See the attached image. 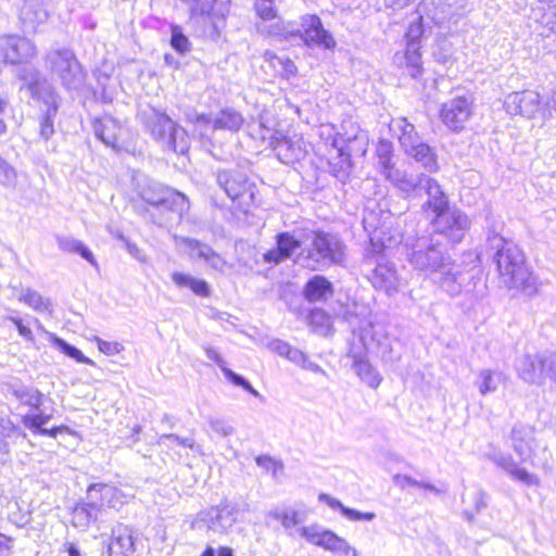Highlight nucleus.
I'll return each instance as SVG.
<instances>
[{
  "label": "nucleus",
  "instance_id": "nucleus-16",
  "mask_svg": "<svg viewBox=\"0 0 556 556\" xmlns=\"http://www.w3.org/2000/svg\"><path fill=\"white\" fill-rule=\"evenodd\" d=\"M546 351L527 353L516 363L518 377L527 383L542 386L547 379Z\"/></svg>",
  "mask_w": 556,
  "mask_h": 556
},
{
  "label": "nucleus",
  "instance_id": "nucleus-49",
  "mask_svg": "<svg viewBox=\"0 0 556 556\" xmlns=\"http://www.w3.org/2000/svg\"><path fill=\"white\" fill-rule=\"evenodd\" d=\"M327 532H328V529H326L317 523L302 527L300 529L301 536L304 538L308 543L316 545V546H319L321 544Z\"/></svg>",
  "mask_w": 556,
  "mask_h": 556
},
{
  "label": "nucleus",
  "instance_id": "nucleus-44",
  "mask_svg": "<svg viewBox=\"0 0 556 556\" xmlns=\"http://www.w3.org/2000/svg\"><path fill=\"white\" fill-rule=\"evenodd\" d=\"M366 135L363 131H357L353 136L342 137L345 146L338 149L340 155L345 156L346 161H349L352 153L364 154L366 151Z\"/></svg>",
  "mask_w": 556,
  "mask_h": 556
},
{
  "label": "nucleus",
  "instance_id": "nucleus-38",
  "mask_svg": "<svg viewBox=\"0 0 556 556\" xmlns=\"http://www.w3.org/2000/svg\"><path fill=\"white\" fill-rule=\"evenodd\" d=\"M257 30L262 35L270 37H279L283 39H291L298 36L300 29L292 27L290 24H286L281 20H276L273 23L261 22L256 25Z\"/></svg>",
  "mask_w": 556,
  "mask_h": 556
},
{
  "label": "nucleus",
  "instance_id": "nucleus-17",
  "mask_svg": "<svg viewBox=\"0 0 556 556\" xmlns=\"http://www.w3.org/2000/svg\"><path fill=\"white\" fill-rule=\"evenodd\" d=\"M504 104L509 114L521 115L527 118L536 116L541 118L542 99L535 91L513 92L506 97Z\"/></svg>",
  "mask_w": 556,
  "mask_h": 556
},
{
  "label": "nucleus",
  "instance_id": "nucleus-1",
  "mask_svg": "<svg viewBox=\"0 0 556 556\" xmlns=\"http://www.w3.org/2000/svg\"><path fill=\"white\" fill-rule=\"evenodd\" d=\"M502 282L509 289H516L527 296L539 291V283L527 265L526 256L517 244L508 243L491 253Z\"/></svg>",
  "mask_w": 556,
  "mask_h": 556
},
{
  "label": "nucleus",
  "instance_id": "nucleus-3",
  "mask_svg": "<svg viewBox=\"0 0 556 556\" xmlns=\"http://www.w3.org/2000/svg\"><path fill=\"white\" fill-rule=\"evenodd\" d=\"M140 119L151 137L164 149L177 154H185L189 150L187 131L174 122L165 112L155 108H148L139 113Z\"/></svg>",
  "mask_w": 556,
  "mask_h": 556
},
{
  "label": "nucleus",
  "instance_id": "nucleus-10",
  "mask_svg": "<svg viewBox=\"0 0 556 556\" xmlns=\"http://www.w3.org/2000/svg\"><path fill=\"white\" fill-rule=\"evenodd\" d=\"M218 186L239 206L247 210L255 203L256 186L240 170H218L216 173Z\"/></svg>",
  "mask_w": 556,
  "mask_h": 556
},
{
  "label": "nucleus",
  "instance_id": "nucleus-62",
  "mask_svg": "<svg viewBox=\"0 0 556 556\" xmlns=\"http://www.w3.org/2000/svg\"><path fill=\"white\" fill-rule=\"evenodd\" d=\"M97 343L99 351L106 355H115L123 350V346L118 342H109L97 338Z\"/></svg>",
  "mask_w": 556,
  "mask_h": 556
},
{
  "label": "nucleus",
  "instance_id": "nucleus-47",
  "mask_svg": "<svg viewBox=\"0 0 556 556\" xmlns=\"http://www.w3.org/2000/svg\"><path fill=\"white\" fill-rule=\"evenodd\" d=\"M13 395L21 403L28 405V406L35 408L36 410H39V408L42 404L43 394L35 389L25 388V387L14 389Z\"/></svg>",
  "mask_w": 556,
  "mask_h": 556
},
{
  "label": "nucleus",
  "instance_id": "nucleus-50",
  "mask_svg": "<svg viewBox=\"0 0 556 556\" xmlns=\"http://www.w3.org/2000/svg\"><path fill=\"white\" fill-rule=\"evenodd\" d=\"M36 412V414H27L23 416L22 419L23 425L33 433H37V431L43 428L52 417L50 414H43L40 409Z\"/></svg>",
  "mask_w": 556,
  "mask_h": 556
},
{
  "label": "nucleus",
  "instance_id": "nucleus-25",
  "mask_svg": "<svg viewBox=\"0 0 556 556\" xmlns=\"http://www.w3.org/2000/svg\"><path fill=\"white\" fill-rule=\"evenodd\" d=\"M93 129L97 138H99L105 146L115 151L122 149V144L119 142L122 127L117 121L111 116H104L94 123Z\"/></svg>",
  "mask_w": 556,
  "mask_h": 556
},
{
  "label": "nucleus",
  "instance_id": "nucleus-14",
  "mask_svg": "<svg viewBox=\"0 0 556 556\" xmlns=\"http://www.w3.org/2000/svg\"><path fill=\"white\" fill-rule=\"evenodd\" d=\"M472 115V102L466 97H456L443 103L440 116L443 124L453 131L464 129Z\"/></svg>",
  "mask_w": 556,
  "mask_h": 556
},
{
  "label": "nucleus",
  "instance_id": "nucleus-30",
  "mask_svg": "<svg viewBox=\"0 0 556 556\" xmlns=\"http://www.w3.org/2000/svg\"><path fill=\"white\" fill-rule=\"evenodd\" d=\"M493 463L507 472L514 480L526 485H536L539 479L527 469L519 467L510 455L495 454L492 456Z\"/></svg>",
  "mask_w": 556,
  "mask_h": 556
},
{
  "label": "nucleus",
  "instance_id": "nucleus-36",
  "mask_svg": "<svg viewBox=\"0 0 556 556\" xmlns=\"http://www.w3.org/2000/svg\"><path fill=\"white\" fill-rule=\"evenodd\" d=\"M48 12L39 0H25L21 10V18L25 25L35 28L48 20Z\"/></svg>",
  "mask_w": 556,
  "mask_h": 556
},
{
  "label": "nucleus",
  "instance_id": "nucleus-37",
  "mask_svg": "<svg viewBox=\"0 0 556 556\" xmlns=\"http://www.w3.org/2000/svg\"><path fill=\"white\" fill-rule=\"evenodd\" d=\"M319 501L326 503L332 509H339L351 521H371L376 518L374 513H362L344 506L339 500L326 494H319Z\"/></svg>",
  "mask_w": 556,
  "mask_h": 556
},
{
  "label": "nucleus",
  "instance_id": "nucleus-41",
  "mask_svg": "<svg viewBox=\"0 0 556 556\" xmlns=\"http://www.w3.org/2000/svg\"><path fill=\"white\" fill-rule=\"evenodd\" d=\"M172 279L178 287L190 288L199 296L205 298L210 295V286L203 279H197L179 271L173 273Z\"/></svg>",
  "mask_w": 556,
  "mask_h": 556
},
{
  "label": "nucleus",
  "instance_id": "nucleus-61",
  "mask_svg": "<svg viewBox=\"0 0 556 556\" xmlns=\"http://www.w3.org/2000/svg\"><path fill=\"white\" fill-rule=\"evenodd\" d=\"M208 424L214 432L224 438L231 435L235 431L233 427L223 419L211 418Z\"/></svg>",
  "mask_w": 556,
  "mask_h": 556
},
{
  "label": "nucleus",
  "instance_id": "nucleus-20",
  "mask_svg": "<svg viewBox=\"0 0 556 556\" xmlns=\"http://www.w3.org/2000/svg\"><path fill=\"white\" fill-rule=\"evenodd\" d=\"M181 243L189 249V255L192 260L203 261L210 268L217 273H225L231 266L210 245L192 238L184 237Z\"/></svg>",
  "mask_w": 556,
  "mask_h": 556
},
{
  "label": "nucleus",
  "instance_id": "nucleus-54",
  "mask_svg": "<svg viewBox=\"0 0 556 556\" xmlns=\"http://www.w3.org/2000/svg\"><path fill=\"white\" fill-rule=\"evenodd\" d=\"M255 463L258 467L271 472L273 477L276 478L279 472L283 470V464L281 460H277L269 455H260L255 458Z\"/></svg>",
  "mask_w": 556,
  "mask_h": 556
},
{
  "label": "nucleus",
  "instance_id": "nucleus-7",
  "mask_svg": "<svg viewBox=\"0 0 556 556\" xmlns=\"http://www.w3.org/2000/svg\"><path fill=\"white\" fill-rule=\"evenodd\" d=\"M435 275L434 280L440 289L451 296L471 293L479 299L483 295L482 290H477L480 277L476 267L457 264L450 257Z\"/></svg>",
  "mask_w": 556,
  "mask_h": 556
},
{
  "label": "nucleus",
  "instance_id": "nucleus-35",
  "mask_svg": "<svg viewBox=\"0 0 556 556\" xmlns=\"http://www.w3.org/2000/svg\"><path fill=\"white\" fill-rule=\"evenodd\" d=\"M244 122L240 112L227 108L219 111L213 118L214 130L238 131Z\"/></svg>",
  "mask_w": 556,
  "mask_h": 556
},
{
  "label": "nucleus",
  "instance_id": "nucleus-31",
  "mask_svg": "<svg viewBox=\"0 0 556 556\" xmlns=\"http://www.w3.org/2000/svg\"><path fill=\"white\" fill-rule=\"evenodd\" d=\"M303 293L307 301L318 302L331 296L333 288L326 277L316 275L306 282Z\"/></svg>",
  "mask_w": 556,
  "mask_h": 556
},
{
  "label": "nucleus",
  "instance_id": "nucleus-53",
  "mask_svg": "<svg viewBox=\"0 0 556 556\" xmlns=\"http://www.w3.org/2000/svg\"><path fill=\"white\" fill-rule=\"evenodd\" d=\"M170 46L179 53H185L190 49L189 39L184 35L182 29L177 25H172Z\"/></svg>",
  "mask_w": 556,
  "mask_h": 556
},
{
  "label": "nucleus",
  "instance_id": "nucleus-21",
  "mask_svg": "<svg viewBox=\"0 0 556 556\" xmlns=\"http://www.w3.org/2000/svg\"><path fill=\"white\" fill-rule=\"evenodd\" d=\"M180 200L182 203L179 202V205L172 204V201H166L152 206V208H147L153 223L159 226H168L180 222L184 213L189 210V201L185 194L180 193Z\"/></svg>",
  "mask_w": 556,
  "mask_h": 556
},
{
  "label": "nucleus",
  "instance_id": "nucleus-33",
  "mask_svg": "<svg viewBox=\"0 0 556 556\" xmlns=\"http://www.w3.org/2000/svg\"><path fill=\"white\" fill-rule=\"evenodd\" d=\"M349 356L353 358V368L356 375L370 388H377L381 382V377L369 362L361 354H356L354 350L350 351Z\"/></svg>",
  "mask_w": 556,
  "mask_h": 556
},
{
  "label": "nucleus",
  "instance_id": "nucleus-56",
  "mask_svg": "<svg viewBox=\"0 0 556 556\" xmlns=\"http://www.w3.org/2000/svg\"><path fill=\"white\" fill-rule=\"evenodd\" d=\"M172 443H176L184 447H188L190 450H194L197 447L195 441L192 438H180L177 434H162L159 438V444L169 446Z\"/></svg>",
  "mask_w": 556,
  "mask_h": 556
},
{
  "label": "nucleus",
  "instance_id": "nucleus-2",
  "mask_svg": "<svg viewBox=\"0 0 556 556\" xmlns=\"http://www.w3.org/2000/svg\"><path fill=\"white\" fill-rule=\"evenodd\" d=\"M345 249L344 242L337 235L312 231L295 262L311 270H324L332 265H342Z\"/></svg>",
  "mask_w": 556,
  "mask_h": 556
},
{
  "label": "nucleus",
  "instance_id": "nucleus-29",
  "mask_svg": "<svg viewBox=\"0 0 556 556\" xmlns=\"http://www.w3.org/2000/svg\"><path fill=\"white\" fill-rule=\"evenodd\" d=\"M421 181H424L421 191H425L428 195L425 206L431 211L433 216L450 206L447 195L442 191L435 179L422 176Z\"/></svg>",
  "mask_w": 556,
  "mask_h": 556
},
{
  "label": "nucleus",
  "instance_id": "nucleus-43",
  "mask_svg": "<svg viewBox=\"0 0 556 556\" xmlns=\"http://www.w3.org/2000/svg\"><path fill=\"white\" fill-rule=\"evenodd\" d=\"M376 155L378 159L377 166L379 172L384 176H387V172H392L395 169L394 164L392 162L393 159V148L392 143L388 140H381L377 144Z\"/></svg>",
  "mask_w": 556,
  "mask_h": 556
},
{
  "label": "nucleus",
  "instance_id": "nucleus-55",
  "mask_svg": "<svg viewBox=\"0 0 556 556\" xmlns=\"http://www.w3.org/2000/svg\"><path fill=\"white\" fill-rule=\"evenodd\" d=\"M225 375V377L231 382L233 383L235 386H238V387H241L243 388L245 391H248L249 393H251L252 395L258 397L260 396V393L258 391H256L252 386L251 383L244 379L242 376L236 374L235 371H232L231 369H229L228 367H225L223 370H222Z\"/></svg>",
  "mask_w": 556,
  "mask_h": 556
},
{
  "label": "nucleus",
  "instance_id": "nucleus-8",
  "mask_svg": "<svg viewBox=\"0 0 556 556\" xmlns=\"http://www.w3.org/2000/svg\"><path fill=\"white\" fill-rule=\"evenodd\" d=\"M21 78L24 80L21 90L28 92L33 99L43 101L48 106L40 123V136L48 140L54 132L53 119L59 109V97L49 81L33 67L23 68Z\"/></svg>",
  "mask_w": 556,
  "mask_h": 556
},
{
  "label": "nucleus",
  "instance_id": "nucleus-52",
  "mask_svg": "<svg viewBox=\"0 0 556 556\" xmlns=\"http://www.w3.org/2000/svg\"><path fill=\"white\" fill-rule=\"evenodd\" d=\"M254 7L263 22L276 20L277 9L275 7V0H255Z\"/></svg>",
  "mask_w": 556,
  "mask_h": 556
},
{
  "label": "nucleus",
  "instance_id": "nucleus-6",
  "mask_svg": "<svg viewBox=\"0 0 556 556\" xmlns=\"http://www.w3.org/2000/svg\"><path fill=\"white\" fill-rule=\"evenodd\" d=\"M45 67L68 91L80 90L86 80V72L73 50L52 48L45 55Z\"/></svg>",
  "mask_w": 556,
  "mask_h": 556
},
{
  "label": "nucleus",
  "instance_id": "nucleus-23",
  "mask_svg": "<svg viewBox=\"0 0 556 556\" xmlns=\"http://www.w3.org/2000/svg\"><path fill=\"white\" fill-rule=\"evenodd\" d=\"M108 556H132L135 544L131 530L123 525L112 529L111 540L106 544Z\"/></svg>",
  "mask_w": 556,
  "mask_h": 556
},
{
  "label": "nucleus",
  "instance_id": "nucleus-9",
  "mask_svg": "<svg viewBox=\"0 0 556 556\" xmlns=\"http://www.w3.org/2000/svg\"><path fill=\"white\" fill-rule=\"evenodd\" d=\"M399 141L404 152L420 164L426 170L433 173L439 169L438 157L433 149L418 136L415 126L402 119Z\"/></svg>",
  "mask_w": 556,
  "mask_h": 556
},
{
  "label": "nucleus",
  "instance_id": "nucleus-26",
  "mask_svg": "<svg viewBox=\"0 0 556 556\" xmlns=\"http://www.w3.org/2000/svg\"><path fill=\"white\" fill-rule=\"evenodd\" d=\"M142 200L148 204V208H152L156 204L172 201V204L178 205L177 202L182 203L180 200V192L165 187L159 182H150L141 192Z\"/></svg>",
  "mask_w": 556,
  "mask_h": 556
},
{
  "label": "nucleus",
  "instance_id": "nucleus-58",
  "mask_svg": "<svg viewBox=\"0 0 556 556\" xmlns=\"http://www.w3.org/2000/svg\"><path fill=\"white\" fill-rule=\"evenodd\" d=\"M556 117V90L549 93L542 102L541 119L543 122Z\"/></svg>",
  "mask_w": 556,
  "mask_h": 556
},
{
  "label": "nucleus",
  "instance_id": "nucleus-22",
  "mask_svg": "<svg viewBox=\"0 0 556 556\" xmlns=\"http://www.w3.org/2000/svg\"><path fill=\"white\" fill-rule=\"evenodd\" d=\"M300 240L288 231L279 232L276 236V247L268 250L263 255L265 263H273L278 265L283 261L290 258L293 253L302 248Z\"/></svg>",
  "mask_w": 556,
  "mask_h": 556
},
{
  "label": "nucleus",
  "instance_id": "nucleus-15",
  "mask_svg": "<svg viewBox=\"0 0 556 556\" xmlns=\"http://www.w3.org/2000/svg\"><path fill=\"white\" fill-rule=\"evenodd\" d=\"M299 29L296 37L301 38L307 47L331 49L336 46L333 37L324 28L321 20L315 14L304 15Z\"/></svg>",
  "mask_w": 556,
  "mask_h": 556
},
{
  "label": "nucleus",
  "instance_id": "nucleus-63",
  "mask_svg": "<svg viewBox=\"0 0 556 556\" xmlns=\"http://www.w3.org/2000/svg\"><path fill=\"white\" fill-rule=\"evenodd\" d=\"M546 356L547 379L556 382V352L546 351Z\"/></svg>",
  "mask_w": 556,
  "mask_h": 556
},
{
  "label": "nucleus",
  "instance_id": "nucleus-11",
  "mask_svg": "<svg viewBox=\"0 0 556 556\" xmlns=\"http://www.w3.org/2000/svg\"><path fill=\"white\" fill-rule=\"evenodd\" d=\"M366 265H376L369 277L376 289L382 290L388 295L399 292L401 279L393 264L384 260V255L376 254L375 249H367L364 257Z\"/></svg>",
  "mask_w": 556,
  "mask_h": 556
},
{
  "label": "nucleus",
  "instance_id": "nucleus-4",
  "mask_svg": "<svg viewBox=\"0 0 556 556\" xmlns=\"http://www.w3.org/2000/svg\"><path fill=\"white\" fill-rule=\"evenodd\" d=\"M122 498L123 493L113 485L91 484L87 490L86 502L76 504L72 510L73 527L86 530L98 520L104 507L115 508L123 503Z\"/></svg>",
  "mask_w": 556,
  "mask_h": 556
},
{
  "label": "nucleus",
  "instance_id": "nucleus-5",
  "mask_svg": "<svg viewBox=\"0 0 556 556\" xmlns=\"http://www.w3.org/2000/svg\"><path fill=\"white\" fill-rule=\"evenodd\" d=\"M403 244L410 266L426 274H437L451 257L434 235L408 236Z\"/></svg>",
  "mask_w": 556,
  "mask_h": 556
},
{
  "label": "nucleus",
  "instance_id": "nucleus-48",
  "mask_svg": "<svg viewBox=\"0 0 556 556\" xmlns=\"http://www.w3.org/2000/svg\"><path fill=\"white\" fill-rule=\"evenodd\" d=\"M392 480H393V483L401 489H405L406 486L422 488V489H426L437 495L442 494L445 491L443 489L437 488L435 485H433L429 482H419L416 479H414L409 476H406V475L396 473L393 476Z\"/></svg>",
  "mask_w": 556,
  "mask_h": 556
},
{
  "label": "nucleus",
  "instance_id": "nucleus-19",
  "mask_svg": "<svg viewBox=\"0 0 556 556\" xmlns=\"http://www.w3.org/2000/svg\"><path fill=\"white\" fill-rule=\"evenodd\" d=\"M237 514L238 508L225 502L203 511L200 519L206 525L207 529L217 533H224L233 526Z\"/></svg>",
  "mask_w": 556,
  "mask_h": 556
},
{
  "label": "nucleus",
  "instance_id": "nucleus-13",
  "mask_svg": "<svg viewBox=\"0 0 556 556\" xmlns=\"http://www.w3.org/2000/svg\"><path fill=\"white\" fill-rule=\"evenodd\" d=\"M191 17L202 18L212 26L211 35L218 37L229 12L228 1L224 0H190Z\"/></svg>",
  "mask_w": 556,
  "mask_h": 556
},
{
  "label": "nucleus",
  "instance_id": "nucleus-57",
  "mask_svg": "<svg viewBox=\"0 0 556 556\" xmlns=\"http://www.w3.org/2000/svg\"><path fill=\"white\" fill-rule=\"evenodd\" d=\"M270 515L276 520H279L286 529L300 523L299 513L292 509L285 511H273Z\"/></svg>",
  "mask_w": 556,
  "mask_h": 556
},
{
  "label": "nucleus",
  "instance_id": "nucleus-32",
  "mask_svg": "<svg viewBox=\"0 0 556 556\" xmlns=\"http://www.w3.org/2000/svg\"><path fill=\"white\" fill-rule=\"evenodd\" d=\"M486 225H485V235H486V250L492 253L502 245H507L508 243H513L511 240L506 239L503 235L504 223L500 219H496L493 215L486 216Z\"/></svg>",
  "mask_w": 556,
  "mask_h": 556
},
{
  "label": "nucleus",
  "instance_id": "nucleus-64",
  "mask_svg": "<svg viewBox=\"0 0 556 556\" xmlns=\"http://www.w3.org/2000/svg\"><path fill=\"white\" fill-rule=\"evenodd\" d=\"M296 72L295 64L290 59H282L279 61L278 73L285 77H290Z\"/></svg>",
  "mask_w": 556,
  "mask_h": 556
},
{
  "label": "nucleus",
  "instance_id": "nucleus-34",
  "mask_svg": "<svg viewBox=\"0 0 556 556\" xmlns=\"http://www.w3.org/2000/svg\"><path fill=\"white\" fill-rule=\"evenodd\" d=\"M505 375L500 370L481 369L475 380L481 395L495 392L498 387L505 382Z\"/></svg>",
  "mask_w": 556,
  "mask_h": 556
},
{
  "label": "nucleus",
  "instance_id": "nucleus-42",
  "mask_svg": "<svg viewBox=\"0 0 556 556\" xmlns=\"http://www.w3.org/2000/svg\"><path fill=\"white\" fill-rule=\"evenodd\" d=\"M18 301L25 303L34 311L52 313V303L33 289H25L18 295Z\"/></svg>",
  "mask_w": 556,
  "mask_h": 556
},
{
  "label": "nucleus",
  "instance_id": "nucleus-40",
  "mask_svg": "<svg viewBox=\"0 0 556 556\" xmlns=\"http://www.w3.org/2000/svg\"><path fill=\"white\" fill-rule=\"evenodd\" d=\"M319 547H323L326 551L331 553L340 554L343 556H358L357 551L352 547L345 539L337 535L333 531L328 530L325 539L323 540Z\"/></svg>",
  "mask_w": 556,
  "mask_h": 556
},
{
  "label": "nucleus",
  "instance_id": "nucleus-51",
  "mask_svg": "<svg viewBox=\"0 0 556 556\" xmlns=\"http://www.w3.org/2000/svg\"><path fill=\"white\" fill-rule=\"evenodd\" d=\"M52 338H53V342L54 344L64 353L66 354L67 356H70L71 358H74L76 362L78 363H81V364H92V361L89 359L88 357H86L80 350H78L77 348L68 344L66 341H64L63 339L61 338H58V337H53L52 334H50Z\"/></svg>",
  "mask_w": 556,
  "mask_h": 556
},
{
  "label": "nucleus",
  "instance_id": "nucleus-45",
  "mask_svg": "<svg viewBox=\"0 0 556 556\" xmlns=\"http://www.w3.org/2000/svg\"><path fill=\"white\" fill-rule=\"evenodd\" d=\"M307 319L315 332L326 336L331 331V318L324 309H312L307 316Z\"/></svg>",
  "mask_w": 556,
  "mask_h": 556
},
{
  "label": "nucleus",
  "instance_id": "nucleus-18",
  "mask_svg": "<svg viewBox=\"0 0 556 556\" xmlns=\"http://www.w3.org/2000/svg\"><path fill=\"white\" fill-rule=\"evenodd\" d=\"M270 146L280 162L285 164H293L300 162L306 156V143L303 137L294 136H273Z\"/></svg>",
  "mask_w": 556,
  "mask_h": 556
},
{
  "label": "nucleus",
  "instance_id": "nucleus-59",
  "mask_svg": "<svg viewBox=\"0 0 556 556\" xmlns=\"http://www.w3.org/2000/svg\"><path fill=\"white\" fill-rule=\"evenodd\" d=\"M421 20L422 18L419 17L417 22H414L408 26L405 34L406 45L414 42L416 46H420V39L424 35V26Z\"/></svg>",
  "mask_w": 556,
  "mask_h": 556
},
{
  "label": "nucleus",
  "instance_id": "nucleus-24",
  "mask_svg": "<svg viewBox=\"0 0 556 556\" xmlns=\"http://www.w3.org/2000/svg\"><path fill=\"white\" fill-rule=\"evenodd\" d=\"M422 176L425 175L420 174L414 176L400 168H395L392 172H387V176H384V178L389 180L402 194L410 197L413 194H420L421 186L424 184V181H421Z\"/></svg>",
  "mask_w": 556,
  "mask_h": 556
},
{
  "label": "nucleus",
  "instance_id": "nucleus-39",
  "mask_svg": "<svg viewBox=\"0 0 556 556\" xmlns=\"http://www.w3.org/2000/svg\"><path fill=\"white\" fill-rule=\"evenodd\" d=\"M58 247L66 253L79 254L84 260L91 265L97 266V261L92 252L80 241L72 237H56Z\"/></svg>",
  "mask_w": 556,
  "mask_h": 556
},
{
  "label": "nucleus",
  "instance_id": "nucleus-27",
  "mask_svg": "<svg viewBox=\"0 0 556 556\" xmlns=\"http://www.w3.org/2000/svg\"><path fill=\"white\" fill-rule=\"evenodd\" d=\"M535 445L533 429L527 426H516L511 430V446L521 463L530 459Z\"/></svg>",
  "mask_w": 556,
  "mask_h": 556
},
{
  "label": "nucleus",
  "instance_id": "nucleus-12",
  "mask_svg": "<svg viewBox=\"0 0 556 556\" xmlns=\"http://www.w3.org/2000/svg\"><path fill=\"white\" fill-rule=\"evenodd\" d=\"M434 231L452 242H460L470 227L469 217L457 207H446L431 219Z\"/></svg>",
  "mask_w": 556,
  "mask_h": 556
},
{
  "label": "nucleus",
  "instance_id": "nucleus-46",
  "mask_svg": "<svg viewBox=\"0 0 556 556\" xmlns=\"http://www.w3.org/2000/svg\"><path fill=\"white\" fill-rule=\"evenodd\" d=\"M405 59L409 75L413 78L419 77L422 72L420 46L414 42L406 45Z\"/></svg>",
  "mask_w": 556,
  "mask_h": 556
},
{
  "label": "nucleus",
  "instance_id": "nucleus-60",
  "mask_svg": "<svg viewBox=\"0 0 556 556\" xmlns=\"http://www.w3.org/2000/svg\"><path fill=\"white\" fill-rule=\"evenodd\" d=\"M15 178L16 174L14 168L0 156V184L3 186H12Z\"/></svg>",
  "mask_w": 556,
  "mask_h": 556
},
{
  "label": "nucleus",
  "instance_id": "nucleus-28",
  "mask_svg": "<svg viewBox=\"0 0 556 556\" xmlns=\"http://www.w3.org/2000/svg\"><path fill=\"white\" fill-rule=\"evenodd\" d=\"M9 54L7 63L16 64L26 62L33 59L37 54V48L35 43L28 38L9 35Z\"/></svg>",
  "mask_w": 556,
  "mask_h": 556
}]
</instances>
